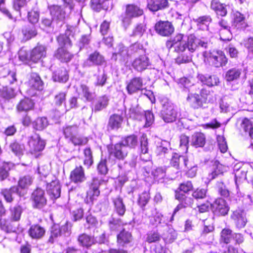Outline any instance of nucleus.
<instances>
[{"instance_id":"a878e982","label":"nucleus","mask_w":253,"mask_h":253,"mask_svg":"<svg viewBox=\"0 0 253 253\" xmlns=\"http://www.w3.org/2000/svg\"><path fill=\"white\" fill-rule=\"evenodd\" d=\"M227 5L224 3H221L218 0H212L211 3V8L217 15L221 16H225L227 13Z\"/></svg>"},{"instance_id":"58836bf2","label":"nucleus","mask_w":253,"mask_h":253,"mask_svg":"<svg viewBox=\"0 0 253 253\" xmlns=\"http://www.w3.org/2000/svg\"><path fill=\"white\" fill-rule=\"evenodd\" d=\"M14 193L19 194V188L17 186H12L9 189H4L1 190V194L4 197L5 201L8 203H11L13 201L12 194Z\"/></svg>"},{"instance_id":"1a4fd4ad","label":"nucleus","mask_w":253,"mask_h":253,"mask_svg":"<svg viewBox=\"0 0 253 253\" xmlns=\"http://www.w3.org/2000/svg\"><path fill=\"white\" fill-rule=\"evenodd\" d=\"M175 198L180 202V203L174 209L170 218V221L173 220L174 216L180 210L191 206L193 203V200L191 197L185 196L180 193H176Z\"/></svg>"},{"instance_id":"0e129e2a","label":"nucleus","mask_w":253,"mask_h":253,"mask_svg":"<svg viewBox=\"0 0 253 253\" xmlns=\"http://www.w3.org/2000/svg\"><path fill=\"white\" fill-rule=\"evenodd\" d=\"M66 94L64 92H60L55 95L54 99V103L56 106H60L63 103H65Z\"/></svg>"},{"instance_id":"f257e3e1","label":"nucleus","mask_w":253,"mask_h":253,"mask_svg":"<svg viewBox=\"0 0 253 253\" xmlns=\"http://www.w3.org/2000/svg\"><path fill=\"white\" fill-rule=\"evenodd\" d=\"M162 109L161 117L164 121L167 123L174 122L177 117L178 112L174 105L165 99L162 102Z\"/></svg>"},{"instance_id":"4468645a","label":"nucleus","mask_w":253,"mask_h":253,"mask_svg":"<svg viewBox=\"0 0 253 253\" xmlns=\"http://www.w3.org/2000/svg\"><path fill=\"white\" fill-rule=\"evenodd\" d=\"M101 182V180L97 177L92 178L89 189L86 193L87 198H88L91 201H93L99 195L100 191L98 188Z\"/></svg>"},{"instance_id":"bb28decb","label":"nucleus","mask_w":253,"mask_h":253,"mask_svg":"<svg viewBox=\"0 0 253 253\" xmlns=\"http://www.w3.org/2000/svg\"><path fill=\"white\" fill-rule=\"evenodd\" d=\"M9 211L10 220L12 222H17L20 220L24 209L21 206L16 205L13 207H10Z\"/></svg>"},{"instance_id":"7ed1b4c3","label":"nucleus","mask_w":253,"mask_h":253,"mask_svg":"<svg viewBox=\"0 0 253 253\" xmlns=\"http://www.w3.org/2000/svg\"><path fill=\"white\" fill-rule=\"evenodd\" d=\"M186 37L181 34L176 35L171 41L167 43V47L173 48L174 51L177 52L184 51L186 47Z\"/></svg>"},{"instance_id":"aec40b11","label":"nucleus","mask_w":253,"mask_h":253,"mask_svg":"<svg viewBox=\"0 0 253 253\" xmlns=\"http://www.w3.org/2000/svg\"><path fill=\"white\" fill-rule=\"evenodd\" d=\"M143 14V10L138 6L130 4L126 6V17L123 20L124 23H127L128 24L129 23V18L137 17Z\"/></svg>"},{"instance_id":"c03bdc74","label":"nucleus","mask_w":253,"mask_h":253,"mask_svg":"<svg viewBox=\"0 0 253 253\" xmlns=\"http://www.w3.org/2000/svg\"><path fill=\"white\" fill-rule=\"evenodd\" d=\"M16 92L15 90L7 86H3L0 89V97L5 99H10L15 97Z\"/></svg>"},{"instance_id":"9d476101","label":"nucleus","mask_w":253,"mask_h":253,"mask_svg":"<svg viewBox=\"0 0 253 253\" xmlns=\"http://www.w3.org/2000/svg\"><path fill=\"white\" fill-rule=\"evenodd\" d=\"M211 207L214 214L218 215H225L227 214L229 210L225 201L222 198L216 199L211 204Z\"/></svg>"},{"instance_id":"f8f14e48","label":"nucleus","mask_w":253,"mask_h":253,"mask_svg":"<svg viewBox=\"0 0 253 253\" xmlns=\"http://www.w3.org/2000/svg\"><path fill=\"white\" fill-rule=\"evenodd\" d=\"M31 198L34 202V206L37 208L41 209L46 204L44 191L41 188L36 189L33 192Z\"/></svg>"},{"instance_id":"7c9ffc66","label":"nucleus","mask_w":253,"mask_h":253,"mask_svg":"<svg viewBox=\"0 0 253 253\" xmlns=\"http://www.w3.org/2000/svg\"><path fill=\"white\" fill-rule=\"evenodd\" d=\"M78 241L80 245L87 249L92 245L95 244V237L85 233L79 235Z\"/></svg>"},{"instance_id":"412c9836","label":"nucleus","mask_w":253,"mask_h":253,"mask_svg":"<svg viewBox=\"0 0 253 253\" xmlns=\"http://www.w3.org/2000/svg\"><path fill=\"white\" fill-rule=\"evenodd\" d=\"M231 217L234 220L238 228H241L245 226L247 219L246 218V213L244 211L240 209L235 211Z\"/></svg>"},{"instance_id":"bf43d9fd","label":"nucleus","mask_w":253,"mask_h":253,"mask_svg":"<svg viewBox=\"0 0 253 253\" xmlns=\"http://www.w3.org/2000/svg\"><path fill=\"white\" fill-rule=\"evenodd\" d=\"M69 141L75 146L84 145L87 143L88 139L87 137L80 136L77 133L70 139Z\"/></svg>"},{"instance_id":"72a5a7b5","label":"nucleus","mask_w":253,"mask_h":253,"mask_svg":"<svg viewBox=\"0 0 253 253\" xmlns=\"http://www.w3.org/2000/svg\"><path fill=\"white\" fill-rule=\"evenodd\" d=\"M29 84L31 88L36 90H42L43 88V82L39 75L36 73L31 74Z\"/></svg>"},{"instance_id":"6e6d98bb","label":"nucleus","mask_w":253,"mask_h":253,"mask_svg":"<svg viewBox=\"0 0 253 253\" xmlns=\"http://www.w3.org/2000/svg\"><path fill=\"white\" fill-rule=\"evenodd\" d=\"M22 32L26 40H29L37 35L35 27H26L22 30Z\"/></svg>"},{"instance_id":"f704fd0d","label":"nucleus","mask_w":253,"mask_h":253,"mask_svg":"<svg viewBox=\"0 0 253 253\" xmlns=\"http://www.w3.org/2000/svg\"><path fill=\"white\" fill-rule=\"evenodd\" d=\"M226 168L218 162H215L213 166L212 171L208 174L207 179L211 181L214 179L217 175L222 174L226 170Z\"/></svg>"},{"instance_id":"0eeeda50","label":"nucleus","mask_w":253,"mask_h":253,"mask_svg":"<svg viewBox=\"0 0 253 253\" xmlns=\"http://www.w3.org/2000/svg\"><path fill=\"white\" fill-rule=\"evenodd\" d=\"M105 61L104 58L102 55L97 51H94L84 62L83 66L84 68H87L93 66H101Z\"/></svg>"},{"instance_id":"a211bd4d","label":"nucleus","mask_w":253,"mask_h":253,"mask_svg":"<svg viewBox=\"0 0 253 253\" xmlns=\"http://www.w3.org/2000/svg\"><path fill=\"white\" fill-rule=\"evenodd\" d=\"M143 86L142 79L135 77L132 79L126 86V90L129 94H132L142 89Z\"/></svg>"},{"instance_id":"9b49d317","label":"nucleus","mask_w":253,"mask_h":253,"mask_svg":"<svg viewBox=\"0 0 253 253\" xmlns=\"http://www.w3.org/2000/svg\"><path fill=\"white\" fill-rule=\"evenodd\" d=\"M156 32L162 36H169L174 32V27L169 21H159L155 26Z\"/></svg>"},{"instance_id":"5701e85b","label":"nucleus","mask_w":253,"mask_h":253,"mask_svg":"<svg viewBox=\"0 0 253 253\" xmlns=\"http://www.w3.org/2000/svg\"><path fill=\"white\" fill-rule=\"evenodd\" d=\"M140 157L142 160L145 162L150 161L151 158L148 149L147 139L146 136L144 135L141 139Z\"/></svg>"},{"instance_id":"3c124183","label":"nucleus","mask_w":253,"mask_h":253,"mask_svg":"<svg viewBox=\"0 0 253 253\" xmlns=\"http://www.w3.org/2000/svg\"><path fill=\"white\" fill-rule=\"evenodd\" d=\"M11 151L16 156H20L23 154L24 151V146L20 144L17 142H14L10 144L9 146Z\"/></svg>"},{"instance_id":"f3484780","label":"nucleus","mask_w":253,"mask_h":253,"mask_svg":"<svg viewBox=\"0 0 253 253\" xmlns=\"http://www.w3.org/2000/svg\"><path fill=\"white\" fill-rule=\"evenodd\" d=\"M247 26L245 16L239 11L232 14V27L237 29H244Z\"/></svg>"},{"instance_id":"e433bc0d","label":"nucleus","mask_w":253,"mask_h":253,"mask_svg":"<svg viewBox=\"0 0 253 253\" xmlns=\"http://www.w3.org/2000/svg\"><path fill=\"white\" fill-rule=\"evenodd\" d=\"M242 73V69L238 68H232L229 69L225 74V79L227 82L237 80Z\"/></svg>"},{"instance_id":"774afa93","label":"nucleus","mask_w":253,"mask_h":253,"mask_svg":"<svg viewBox=\"0 0 253 253\" xmlns=\"http://www.w3.org/2000/svg\"><path fill=\"white\" fill-rule=\"evenodd\" d=\"M98 172L101 174L105 175L108 171V169L107 165V160L101 159L97 166Z\"/></svg>"},{"instance_id":"473e14b6","label":"nucleus","mask_w":253,"mask_h":253,"mask_svg":"<svg viewBox=\"0 0 253 253\" xmlns=\"http://www.w3.org/2000/svg\"><path fill=\"white\" fill-rule=\"evenodd\" d=\"M218 24L223 28L219 31L220 39L223 41H229L231 37V33L227 22L224 19H221L219 21Z\"/></svg>"},{"instance_id":"de8ad7c7","label":"nucleus","mask_w":253,"mask_h":253,"mask_svg":"<svg viewBox=\"0 0 253 253\" xmlns=\"http://www.w3.org/2000/svg\"><path fill=\"white\" fill-rule=\"evenodd\" d=\"M124 145H126L128 149L135 148L138 143L137 137L135 135H130L123 138L121 141Z\"/></svg>"},{"instance_id":"338daca9","label":"nucleus","mask_w":253,"mask_h":253,"mask_svg":"<svg viewBox=\"0 0 253 253\" xmlns=\"http://www.w3.org/2000/svg\"><path fill=\"white\" fill-rule=\"evenodd\" d=\"M150 197L149 193L147 192H143L141 195H140L138 200V204L141 207H144L146 204L148 203L150 200Z\"/></svg>"},{"instance_id":"79ce46f5","label":"nucleus","mask_w":253,"mask_h":253,"mask_svg":"<svg viewBox=\"0 0 253 253\" xmlns=\"http://www.w3.org/2000/svg\"><path fill=\"white\" fill-rule=\"evenodd\" d=\"M206 142L205 135L201 132H196L192 137V143L196 147H203Z\"/></svg>"},{"instance_id":"680f3d73","label":"nucleus","mask_w":253,"mask_h":253,"mask_svg":"<svg viewBox=\"0 0 253 253\" xmlns=\"http://www.w3.org/2000/svg\"><path fill=\"white\" fill-rule=\"evenodd\" d=\"M122 220L120 219L112 218L109 222V226L111 231H118L122 226Z\"/></svg>"},{"instance_id":"a18cd8bd","label":"nucleus","mask_w":253,"mask_h":253,"mask_svg":"<svg viewBox=\"0 0 253 253\" xmlns=\"http://www.w3.org/2000/svg\"><path fill=\"white\" fill-rule=\"evenodd\" d=\"M0 228L6 233H15L16 232L18 227L12 221L7 222L5 220L0 219Z\"/></svg>"},{"instance_id":"8fccbe9b","label":"nucleus","mask_w":253,"mask_h":253,"mask_svg":"<svg viewBox=\"0 0 253 253\" xmlns=\"http://www.w3.org/2000/svg\"><path fill=\"white\" fill-rule=\"evenodd\" d=\"M84 164L87 168H89L93 163L92 153L90 148H86L84 150Z\"/></svg>"},{"instance_id":"dca6fc26","label":"nucleus","mask_w":253,"mask_h":253,"mask_svg":"<svg viewBox=\"0 0 253 253\" xmlns=\"http://www.w3.org/2000/svg\"><path fill=\"white\" fill-rule=\"evenodd\" d=\"M50 14L53 22L59 21L63 23L66 17V12L61 6L57 5H53L49 6Z\"/></svg>"},{"instance_id":"69168bd1","label":"nucleus","mask_w":253,"mask_h":253,"mask_svg":"<svg viewBox=\"0 0 253 253\" xmlns=\"http://www.w3.org/2000/svg\"><path fill=\"white\" fill-rule=\"evenodd\" d=\"M81 89L84 97L87 101H91L93 98V94L89 91V87L85 84H81Z\"/></svg>"},{"instance_id":"39448f33","label":"nucleus","mask_w":253,"mask_h":253,"mask_svg":"<svg viewBox=\"0 0 253 253\" xmlns=\"http://www.w3.org/2000/svg\"><path fill=\"white\" fill-rule=\"evenodd\" d=\"M151 65L149 58L145 54L136 57L131 64L133 68L139 72H142L148 69Z\"/></svg>"},{"instance_id":"20e7f679","label":"nucleus","mask_w":253,"mask_h":253,"mask_svg":"<svg viewBox=\"0 0 253 253\" xmlns=\"http://www.w3.org/2000/svg\"><path fill=\"white\" fill-rule=\"evenodd\" d=\"M108 149L111 155L120 160H124L128 153V148L121 141L109 146Z\"/></svg>"},{"instance_id":"4be33fe9","label":"nucleus","mask_w":253,"mask_h":253,"mask_svg":"<svg viewBox=\"0 0 253 253\" xmlns=\"http://www.w3.org/2000/svg\"><path fill=\"white\" fill-rule=\"evenodd\" d=\"M70 179L75 183H81L85 180L84 170L82 166L76 168L71 172Z\"/></svg>"},{"instance_id":"4c0bfd02","label":"nucleus","mask_w":253,"mask_h":253,"mask_svg":"<svg viewBox=\"0 0 253 253\" xmlns=\"http://www.w3.org/2000/svg\"><path fill=\"white\" fill-rule=\"evenodd\" d=\"M189 104L194 109H198L202 107L203 103L199 94H189L186 99Z\"/></svg>"},{"instance_id":"49530a36","label":"nucleus","mask_w":253,"mask_h":253,"mask_svg":"<svg viewBox=\"0 0 253 253\" xmlns=\"http://www.w3.org/2000/svg\"><path fill=\"white\" fill-rule=\"evenodd\" d=\"M53 79L55 82L65 83L68 80V75L65 69L56 71L53 75Z\"/></svg>"},{"instance_id":"5fc2aeb1","label":"nucleus","mask_w":253,"mask_h":253,"mask_svg":"<svg viewBox=\"0 0 253 253\" xmlns=\"http://www.w3.org/2000/svg\"><path fill=\"white\" fill-rule=\"evenodd\" d=\"M63 133L65 138L69 140L78 133V127L76 126H67L63 128Z\"/></svg>"},{"instance_id":"423d86ee","label":"nucleus","mask_w":253,"mask_h":253,"mask_svg":"<svg viewBox=\"0 0 253 253\" xmlns=\"http://www.w3.org/2000/svg\"><path fill=\"white\" fill-rule=\"evenodd\" d=\"M186 47L188 51L191 52L195 51L199 46L207 48L209 44L208 42H205L199 39H197L195 36L191 35L186 37Z\"/></svg>"},{"instance_id":"4d7b16f0","label":"nucleus","mask_w":253,"mask_h":253,"mask_svg":"<svg viewBox=\"0 0 253 253\" xmlns=\"http://www.w3.org/2000/svg\"><path fill=\"white\" fill-rule=\"evenodd\" d=\"M235 182L238 187V183L242 182L247 179V172L241 168L235 170Z\"/></svg>"},{"instance_id":"e2e57ef3","label":"nucleus","mask_w":253,"mask_h":253,"mask_svg":"<svg viewBox=\"0 0 253 253\" xmlns=\"http://www.w3.org/2000/svg\"><path fill=\"white\" fill-rule=\"evenodd\" d=\"M146 31V26L143 24H137L133 30L132 36L141 37Z\"/></svg>"},{"instance_id":"13d9d810","label":"nucleus","mask_w":253,"mask_h":253,"mask_svg":"<svg viewBox=\"0 0 253 253\" xmlns=\"http://www.w3.org/2000/svg\"><path fill=\"white\" fill-rule=\"evenodd\" d=\"M68 31H66L65 35H60L57 38V41L60 46H64L65 47L71 46V41L69 37L67 35Z\"/></svg>"},{"instance_id":"603ef678","label":"nucleus","mask_w":253,"mask_h":253,"mask_svg":"<svg viewBox=\"0 0 253 253\" xmlns=\"http://www.w3.org/2000/svg\"><path fill=\"white\" fill-rule=\"evenodd\" d=\"M233 234L232 231L228 228L223 229L220 233V241L225 244L230 243L231 240L233 239Z\"/></svg>"},{"instance_id":"ea45409f","label":"nucleus","mask_w":253,"mask_h":253,"mask_svg":"<svg viewBox=\"0 0 253 253\" xmlns=\"http://www.w3.org/2000/svg\"><path fill=\"white\" fill-rule=\"evenodd\" d=\"M13 6L15 10L19 12L20 16L26 14L28 8L26 0H14Z\"/></svg>"},{"instance_id":"ddd939ff","label":"nucleus","mask_w":253,"mask_h":253,"mask_svg":"<svg viewBox=\"0 0 253 253\" xmlns=\"http://www.w3.org/2000/svg\"><path fill=\"white\" fill-rule=\"evenodd\" d=\"M46 54V48L45 46L38 44L30 52L29 59L33 62L37 63L44 58Z\"/></svg>"},{"instance_id":"b1692460","label":"nucleus","mask_w":253,"mask_h":253,"mask_svg":"<svg viewBox=\"0 0 253 253\" xmlns=\"http://www.w3.org/2000/svg\"><path fill=\"white\" fill-rule=\"evenodd\" d=\"M34 103L33 101L28 98H25L21 99L16 105V109L17 112H27L34 108Z\"/></svg>"},{"instance_id":"c9c22d12","label":"nucleus","mask_w":253,"mask_h":253,"mask_svg":"<svg viewBox=\"0 0 253 253\" xmlns=\"http://www.w3.org/2000/svg\"><path fill=\"white\" fill-rule=\"evenodd\" d=\"M132 240V237L130 233L123 229L117 235V242L122 246L130 243Z\"/></svg>"},{"instance_id":"c756f323","label":"nucleus","mask_w":253,"mask_h":253,"mask_svg":"<svg viewBox=\"0 0 253 253\" xmlns=\"http://www.w3.org/2000/svg\"><path fill=\"white\" fill-rule=\"evenodd\" d=\"M127 56V48L122 43H119L115 48V52L113 54L112 59L116 61L118 59L124 60Z\"/></svg>"},{"instance_id":"cd10ccee","label":"nucleus","mask_w":253,"mask_h":253,"mask_svg":"<svg viewBox=\"0 0 253 253\" xmlns=\"http://www.w3.org/2000/svg\"><path fill=\"white\" fill-rule=\"evenodd\" d=\"M167 0H148L147 6L152 11H157L168 6Z\"/></svg>"},{"instance_id":"2f4dec72","label":"nucleus","mask_w":253,"mask_h":253,"mask_svg":"<svg viewBox=\"0 0 253 253\" xmlns=\"http://www.w3.org/2000/svg\"><path fill=\"white\" fill-rule=\"evenodd\" d=\"M114 205V211L119 215L123 216L126 212V206L123 202V199L120 196L112 199Z\"/></svg>"},{"instance_id":"c85d7f7f","label":"nucleus","mask_w":253,"mask_h":253,"mask_svg":"<svg viewBox=\"0 0 253 253\" xmlns=\"http://www.w3.org/2000/svg\"><path fill=\"white\" fill-rule=\"evenodd\" d=\"M54 56L61 62H68L72 59L73 55L61 47L55 52Z\"/></svg>"},{"instance_id":"6ab92c4d","label":"nucleus","mask_w":253,"mask_h":253,"mask_svg":"<svg viewBox=\"0 0 253 253\" xmlns=\"http://www.w3.org/2000/svg\"><path fill=\"white\" fill-rule=\"evenodd\" d=\"M28 233L32 239L40 240L45 235V229L39 224H33L30 226Z\"/></svg>"},{"instance_id":"2eb2a0df","label":"nucleus","mask_w":253,"mask_h":253,"mask_svg":"<svg viewBox=\"0 0 253 253\" xmlns=\"http://www.w3.org/2000/svg\"><path fill=\"white\" fill-rule=\"evenodd\" d=\"M48 194L52 199H56L60 197L61 186L58 180H53L46 186Z\"/></svg>"},{"instance_id":"393cba45","label":"nucleus","mask_w":253,"mask_h":253,"mask_svg":"<svg viewBox=\"0 0 253 253\" xmlns=\"http://www.w3.org/2000/svg\"><path fill=\"white\" fill-rule=\"evenodd\" d=\"M198 79L203 84L209 86L217 85L219 83V78L215 75L199 74Z\"/></svg>"},{"instance_id":"a19ab883","label":"nucleus","mask_w":253,"mask_h":253,"mask_svg":"<svg viewBox=\"0 0 253 253\" xmlns=\"http://www.w3.org/2000/svg\"><path fill=\"white\" fill-rule=\"evenodd\" d=\"M109 100V99L106 95H103L98 97L95 103L93 110L96 112L104 109L107 106Z\"/></svg>"},{"instance_id":"052dcab7","label":"nucleus","mask_w":253,"mask_h":253,"mask_svg":"<svg viewBox=\"0 0 253 253\" xmlns=\"http://www.w3.org/2000/svg\"><path fill=\"white\" fill-rule=\"evenodd\" d=\"M33 179L30 175H26L20 178L18 181V186L21 189L27 188L32 183Z\"/></svg>"},{"instance_id":"09e8293b","label":"nucleus","mask_w":253,"mask_h":253,"mask_svg":"<svg viewBox=\"0 0 253 253\" xmlns=\"http://www.w3.org/2000/svg\"><path fill=\"white\" fill-rule=\"evenodd\" d=\"M32 124L35 129L42 130L48 126V121L46 118H38L33 122Z\"/></svg>"},{"instance_id":"6e6552de","label":"nucleus","mask_w":253,"mask_h":253,"mask_svg":"<svg viewBox=\"0 0 253 253\" xmlns=\"http://www.w3.org/2000/svg\"><path fill=\"white\" fill-rule=\"evenodd\" d=\"M28 144L30 151L32 154L42 151L45 146V142L37 134H35L30 138Z\"/></svg>"},{"instance_id":"37998d69","label":"nucleus","mask_w":253,"mask_h":253,"mask_svg":"<svg viewBox=\"0 0 253 253\" xmlns=\"http://www.w3.org/2000/svg\"><path fill=\"white\" fill-rule=\"evenodd\" d=\"M123 120L121 115L114 114L110 117L108 126L111 129H118L121 127Z\"/></svg>"},{"instance_id":"864d4df0","label":"nucleus","mask_w":253,"mask_h":253,"mask_svg":"<svg viewBox=\"0 0 253 253\" xmlns=\"http://www.w3.org/2000/svg\"><path fill=\"white\" fill-rule=\"evenodd\" d=\"M180 160H182L185 166L187 167L188 160L185 157L176 154L172 156L170 161V164L172 166L178 169Z\"/></svg>"},{"instance_id":"f03ea898","label":"nucleus","mask_w":253,"mask_h":253,"mask_svg":"<svg viewBox=\"0 0 253 253\" xmlns=\"http://www.w3.org/2000/svg\"><path fill=\"white\" fill-rule=\"evenodd\" d=\"M203 56L208 58L211 65L216 68L224 66L227 63V58L221 50H213L209 53L205 51L203 52Z\"/></svg>"}]
</instances>
